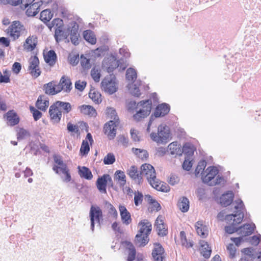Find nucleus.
<instances>
[{"label": "nucleus", "mask_w": 261, "mask_h": 261, "mask_svg": "<svg viewBox=\"0 0 261 261\" xmlns=\"http://www.w3.org/2000/svg\"><path fill=\"white\" fill-rule=\"evenodd\" d=\"M109 184L111 187L113 186V182L110 175L105 174L99 177L96 182L97 189L102 193H107V186Z\"/></svg>", "instance_id": "13"}, {"label": "nucleus", "mask_w": 261, "mask_h": 261, "mask_svg": "<svg viewBox=\"0 0 261 261\" xmlns=\"http://www.w3.org/2000/svg\"><path fill=\"white\" fill-rule=\"evenodd\" d=\"M38 110L45 112L49 105V99L44 95H40L35 103Z\"/></svg>", "instance_id": "27"}, {"label": "nucleus", "mask_w": 261, "mask_h": 261, "mask_svg": "<svg viewBox=\"0 0 261 261\" xmlns=\"http://www.w3.org/2000/svg\"><path fill=\"white\" fill-rule=\"evenodd\" d=\"M137 72L132 68L127 69L126 72V79L132 82H134L137 79Z\"/></svg>", "instance_id": "43"}, {"label": "nucleus", "mask_w": 261, "mask_h": 261, "mask_svg": "<svg viewBox=\"0 0 261 261\" xmlns=\"http://www.w3.org/2000/svg\"><path fill=\"white\" fill-rule=\"evenodd\" d=\"M38 44V37L36 35L28 36L23 44V49L27 51H32L37 47Z\"/></svg>", "instance_id": "17"}, {"label": "nucleus", "mask_w": 261, "mask_h": 261, "mask_svg": "<svg viewBox=\"0 0 261 261\" xmlns=\"http://www.w3.org/2000/svg\"><path fill=\"white\" fill-rule=\"evenodd\" d=\"M164 253V249L161 244H154V248L152 251V256L154 261H163L165 258Z\"/></svg>", "instance_id": "21"}, {"label": "nucleus", "mask_w": 261, "mask_h": 261, "mask_svg": "<svg viewBox=\"0 0 261 261\" xmlns=\"http://www.w3.org/2000/svg\"><path fill=\"white\" fill-rule=\"evenodd\" d=\"M21 64L18 62H15L12 66V70L13 71L16 73L18 74L21 70Z\"/></svg>", "instance_id": "62"}, {"label": "nucleus", "mask_w": 261, "mask_h": 261, "mask_svg": "<svg viewBox=\"0 0 261 261\" xmlns=\"http://www.w3.org/2000/svg\"><path fill=\"white\" fill-rule=\"evenodd\" d=\"M142 176H144L148 182L151 185L153 181H156V174L154 168L150 164L144 163L140 167Z\"/></svg>", "instance_id": "9"}, {"label": "nucleus", "mask_w": 261, "mask_h": 261, "mask_svg": "<svg viewBox=\"0 0 261 261\" xmlns=\"http://www.w3.org/2000/svg\"><path fill=\"white\" fill-rule=\"evenodd\" d=\"M150 185L156 190L162 192H167L170 190V188L167 184L161 181L158 178Z\"/></svg>", "instance_id": "31"}, {"label": "nucleus", "mask_w": 261, "mask_h": 261, "mask_svg": "<svg viewBox=\"0 0 261 261\" xmlns=\"http://www.w3.org/2000/svg\"><path fill=\"white\" fill-rule=\"evenodd\" d=\"M200 253L205 257H210L211 254V249L209 247L207 243L204 241H201L200 242Z\"/></svg>", "instance_id": "33"}, {"label": "nucleus", "mask_w": 261, "mask_h": 261, "mask_svg": "<svg viewBox=\"0 0 261 261\" xmlns=\"http://www.w3.org/2000/svg\"><path fill=\"white\" fill-rule=\"evenodd\" d=\"M234 195L231 191H228L223 194L220 198V203L223 206L229 205L232 202Z\"/></svg>", "instance_id": "29"}, {"label": "nucleus", "mask_w": 261, "mask_h": 261, "mask_svg": "<svg viewBox=\"0 0 261 261\" xmlns=\"http://www.w3.org/2000/svg\"><path fill=\"white\" fill-rule=\"evenodd\" d=\"M54 164L53 170L58 174H63L64 177L63 180L66 182H68L71 180V176L70 173V170L66 164L64 163L61 156L55 155L53 157Z\"/></svg>", "instance_id": "5"}, {"label": "nucleus", "mask_w": 261, "mask_h": 261, "mask_svg": "<svg viewBox=\"0 0 261 261\" xmlns=\"http://www.w3.org/2000/svg\"><path fill=\"white\" fill-rule=\"evenodd\" d=\"M81 64L83 68L88 69L91 68L90 60L81 56Z\"/></svg>", "instance_id": "53"}, {"label": "nucleus", "mask_w": 261, "mask_h": 261, "mask_svg": "<svg viewBox=\"0 0 261 261\" xmlns=\"http://www.w3.org/2000/svg\"><path fill=\"white\" fill-rule=\"evenodd\" d=\"M45 61L50 66H53L57 60V55L53 50L48 51L44 55Z\"/></svg>", "instance_id": "35"}, {"label": "nucleus", "mask_w": 261, "mask_h": 261, "mask_svg": "<svg viewBox=\"0 0 261 261\" xmlns=\"http://www.w3.org/2000/svg\"><path fill=\"white\" fill-rule=\"evenodd\" d=\"M261 241V236H253L251 239V243L252 245H257Z\"/></svg>", "instance_id": "63"}, {"label": "nucleus", "mask_w": 261, "mask_h": 261, "mask_svg": "<svg viewBox=\"0 0 261 261\" xmlns=\"http://www.w3.org/2000/svg\"><path fill=\"white\" fill-rule=\"evenodd\" d=\"M138 226L140 228L135 237V243L138 244L139 246H144L148 242V237L151 231L152 225L147 220L145 219L141 221Z\"/></svg>", "instance_id": "3"}, {"label": "nucleus", "mask_w": 261, "mask_h": 261, "mask_svg": "<svg viewBox=\"0 0 261 261\" xmlns=\"http://www.w3.org/2000/svg\"><path fill=\"white\" fill-rule=\"evenodd\" d=\"M89 217L91 221V228L92 231L94 229V222L100 223V219H102V212L98 206L92 205L90 207Z\"/></svg>", "instance_id": "14"}, {"label": "nucleus", "mask_w": 261, "mask_h": 261, "mask_svg": "<svg viewBox=\"0 0 261 261\" xmlns=\"http://www.w3.org/2000/svg\"><path fill=\"white\" fill-rule=\"evenodd\" d=\"M235 203L236 205L234 206V208L238 212H240L241 210L244 208V205L243 201L241 199H238L236 200Z\"/></svg>", "instance_id": "60"}, {"label": "nucleus", "mask_w": 261, "mask_h": 261, "mask_svg": "<svg viewBox=\"0 0 261 261\" xmlns=\"http://www.w3.org/2000/svg\"><path fill=\"white\" fill-rule=\"evenodd\" d=\"M115 179L117 181L121 186H124L126 184V176L124 173L121 170L116 171L114 175Z\"/></svg>", "instance_id": "41"}, {"label": "nucleus", "mask_w": 261, "mask_h": 261, "mask_svg": "<svg viewBox=\"0 0 261 261\" xmlns=\"http://www.w3.org/2000/svg\"><path fill=\"white\" fill-rule=\"evenodd\" d=\"M4 75L0 71V83H8L10 82L9 70L6 69L3 71Z\"/></svg>", "instance_id": "47"}, {"label": "nucleus", "mask_w": 261, "mask_h": 261, "mask_svg": "<svg viewBox=\"0 0 261 261\" xmlns=\"http://www.w3.org/2000/svg\"><path fill=\"white\" fill-rule=\"evenodd\" d=\"M143 199V195L142 193L139 191H135L134 193V203L136 206L142 204Z\"/></svg>", "instance_id": "45"}, {"label": "nucleus", "mask_w": 261, "mask_h": 261, "mask_svg": "<svg viewBox=\"0 0 261 261\" xmlns=\"http://www.w3.org/2000/svg\"><path fill=\"white\" fill-rule=\"evenodd\" d=\"M78 109L84 116L89 117H95L97 116V112L95 109L92 106L83 105L79 106Z\"/></svg>", "instance_id": "22"}, {"label": "nucleus", "mask_w": 261, "mask_h": 261, "mask_svg": "<svg viewBox=\"0 0 261 261\" xmlns=\"http://www.w3.org/2000/svg\"><path fill=\"white\" fill-rule=\"evenodd\" d=\"M195 226L196 231L199 236L203 238H205L208 236V227L202 220L197 221Z\"/></svg>", "instance_id": "25"}, {"label": "nucleus", "mask_w": 261, "mask_h": 261, "mask_svg": "<svg viewBox=\"0 0 261 261\" xmlns=\"http://www.w3.org/2000/svg\"><path fill=\"white\" fill-rule=\"evenodd\" d=\"M168 148L170 153L173 155H180L181 154L182 152L189 154L193 153V147L189 144H185L183 146L182 151L181 149L180 145L178 144L176 142H173L171 143L168 145Z\"/></svg>", "instance_id": "11"}, {"label": "nucleus", "mask_w": 261, "mask_h": 261, "mask_svg": "<svg viewBox=\"0 0 261 261\" xmlns=\"http://www.w3.org/2000/svg\"><path fill=\"white\" fill-rule=\"evenodd\" d=\"M119 211L122 223L125 225L130 224L132 221L131 215L125 206L122 205H119Z\"/></svg>", "instance_id": "26"}, {"label": "nucleus", "mask_w": 261, "mask_h": 261, "mask_svg": "<svg viewBox=\"0 0 261 261\" xmlns=\"http://www.w3.org/2000/svg\"><path fill=\"white\" fill-rule=\"evenodd\" d=\"M58 85L60 87V92L62 90H63L66 93H69L72 88V83L70 78L65 75H64L61 77Z\"/></svg>", "instance_id": "24"}, {"label": "nucleus", "mask_w": 261, "mask_h": 261, "mask_svg": "<svg viewBox=\"0 0 261 261\" xmlns=\"http://www.w3.org/2000/svg\"><path fill=\"white\" fill-rule=\"evenodd\" d=\"M89 97L96 104L101 103L102 101L101 95L99 92L93 89H91L89 93Z\"/></svg>", "instance_id": "37"}, {"label": "nucleus", "mask_w": 261, "mask_h": 261, "mask_svg": "<svg viewBox=\"0 0 261 261\" xmlns=\"http://www.w3.org/2000/svg\"><path fill=\"white\" fill-rule=\"evenodd\" d=\"M165 217L159 215L156 219L154 227L158 234L161 236H165L168 234V230L166 224L165 223Z\"/></svg>", "instance_id": "16"}, {"label": "nucleus", "mask_w": 261, "mask_h": 261, "mask_svg": "<svg viewBox=\"0 0 261 261\" xmlns=\"http://www.w3.org/2000/svg\"><path fill=\"white\" fill-rule=\"evenodd\" d=\"M243 218L244 214L243 212L226 215L225 220L229 225L225 227L226 232L231 234L239 231V233L242 236H247L251 234L254 229V225L246 224L239 228L237 227L238 225L243 221Z\"/></svg>", "instance_id": "1"}, {"label": "nucleus", "mask_w": 261, "mask_h": 261, "mask_svg": "<svg viewBox=\"0 0 261 261\" xmlns=\"http://www.w3.org/2000/svg\"><path fill=\"white\" fill-rule=\"evenodd\" d=\"M71 110L70 103L61 101H57L51 105L49 109L50 120L54 124L59 123L62 116V113H68Z\"/></svg>", "instance_id": "2"}, {"label": "nucleus", "mask_w": 261, "mask_h": 261, "mask_svg": "<svg viewBox=\"0 0 261 261\" xmlns=\"http://www.w3.org/2000/svg\"><path fill=\"white\" fill-rule=\"evenodd\" d=\"M206 165V162L205 160L200 161L195 170V174L196 176H198L200 173H202Z\"/></svg>", "instance_id": "44"}, {"label": "nucleus", "mask_w": 261, "mask_h": 261, "mask_svg": "<svg viewBox=\"0 0 261 261\" xmlns=\"http://www.w3.org/2000/svg\"><path fill=\"white\" fill-rule=\"evenodd\" d=\"M43 88L45 93L49 95H54L60 92V87L54 81L45 84Z\"/></svg>", "instance_id": "23"}, {"label": "nucleus", "mask_w": 261, "mask_h": 261, "mask_svg": "<svg viewBox=\"0 0 261 261\" xmlns=\"http://www.w3.org/2000/svg\"><path fill=\"white\" fill-rule=\"evenodd\" d=\"M84 39L91 44H95L96 42V38L93 32L90 30L85 31L83 33Z\"/></svg>", "instance_id": "39"}, {"label": "nucleus", "mask_w": 261, "mask_h": 261, "mask_svg": "<svg viewBox=\"0 0 261 261\" xmlns=\"http://www.w3.org/2000/svg\"><path fill=\"white\" fill-rule=\"evenodd\" d=\"M227 249L228 251L229 257L231 258L234 257L236 249L232 244H229L227 247Z\"/></svg>", "instance_id": "58"}, {"label": "nucleus", "mask_w": 261, "mask_h": 261, "mask_svg": "<svg viewBox=\"0 0 261 261\" xmlns=\"http://www.w3.org/2000/svg\"><path fill=\"white\" fill-rule=\"evenodd\" d=\"M170 111V107L168 104L162 103L159 105L155 108L154 112V116L157 118L163 117L167 115Z\"/></svg>", "instance_id": "28"}, {"label": "nucleus", "mask_w": 261, "mask_h": 261, "mask_svg": "<svg viewBox=\"0 0 261 261\" xmlns=\"http://www.w3.org/2000/svg\"><path fill=\"white\" fill-rule=\"evenodd\" d=\"M0 43L5 47H8L10 44V40L8 38L2 37L0 38Z\"/></svg>", "instance_id": "64"}, {"label": "nucleus", "mask_w": 261, "mask_h": 261, "mask_svg": "<svg viewBox=\"0 0 261 261\" xmlns=\"http://www.w3.org/2000/svg\"><path fill=\"white\" fill-rule=\"evenodd\" d=\"M40 4L38 2H34L26 10V14L28 16H34L40 11Z\"/></svg>", "instance_id": "34"}, {"label": "nucleus", "mask_w": 261, "mask_h": 261, "mask_svg": "<svg viewBox=\"0 0 261 261\" xmlns=\"http://www.w3.org/2000/svg\"><path fill=\"white\" fill-rule=\"evenodd\" d=\"M30 136V133L28 131L23 128H19L17 130V138L18 140L23 139Z\"/></svg>", "instance_id": "48"}, {"label": "nucleus", "mask_w": 261, "mask_h": 261, "mask_svg": "<svg viewBox=\"0 0 261 261\" xmlns=\"http://www.w3.org/2000/svg\"><path fill=\"white\" fill-rule=\"evenodd\" d=\"M124 244L126 249L128 251L127 261H134L136 255V251L134 246L132 243L128 241H125Z\"/></svg>", "instance_id": "30"}, {"label": "nucleus", "mask_w": 261, "mask_h": 261, "mask_svg": "<svg viewBox=\"0 0 261 261\" xmlns=\"http://www.w3.org/2000/svg\"><path fill=\"white\" fill-rule=\"evenodd\" d=\"M67 130L71 133L80 134L79 128L77 125H73L71 123L69 122L67 125Z\"/></svg>", "instance_id": "55"}, {"label": "nucleus", "mask_w": 261, "mask_h": 261, "mask_svg": "<svg viewBox=\"0 0 261 261\" xmlns=\"http://www.w3.org/2000/svg\"><path fill=\"white\" fill-rule=\"evenodd\" d=\"M179 181V177L175 174H171L168 179V182L172 186L177 184Z\"/></svg>", "instance_id": "59"}, {"label": "nucleus", "mask_w": 261, "mask_h": 261, "mask_svg": "<svg viewBox=\"0 0 261 261\" xmlns=\"http://www.w3.org/2000/svg\"><path fill=\"white\" fill-rule=\"evenodd\" d=\"M115 162V157L113 153H109L103 159V163L105 165H111Z\"/></svg>", "instance_id": "49"}, {"label": "nucleus", "mask_w": 261, "mask_h": 261, "mask_svg": "<svg viewBox=\"0 0 261 261\" xmlns=\"http://www.w3.org/2000/svg\"><path fill=\"white\" fill-rule=\"evenodd\" d=\"M53 13L49 9L43 10L40 13V19L43 22H48L53 17Z\"/></svg>", "instance_id": "40"}, {"label": "nucleus", "mask_w": 261, "mask_h": 261, "mask_svg": "<svg viewBox=\"0 0 261 261\" xmlns=\"http://www.w3.org/2000/svg\"><path fill=\"white\" fill-rule=\"evenodd\" d=\"M91 75L95 82H98L99 81L100 74L98 69L93 68L91 71Z\"/></svg>", "instance_id": "51"}, {"label": "nucleus", "mask_w": 261, "mask_h": 261, "mask_svg": "<svg viewBox=\"0 0 261 261\" xmlns=\"http://www.w3.org/2000/svg\"><path fill=\"white\" fill-rule=\"evenodd\" d=\"M133 153L142 161H145L147 160L149 154L146 150L140 148H132Z\"/></svg>", "instance_id": "36"}, {"label": "nucleus", "mask_w": 261, "mask_h": 261, "mask_svg": "<svg viewBox=\"0 0 261 261\" xmlns=\"http://www.w3.org/2000/svg\"><path fill=\"white\" fill-rule=\"evenodd\" d=\"M218 172V170L214 166L207 167L203 172L201 173V178L203 182L208 184L210 186H215L220 184L223 180L222 177L218 176L215 180H213Z\"/></svg>", "instance_id": "6"}, {"label": "nucleus", "mask_w": 261, "mask_h": 261, "mask_svg": "<svg viewBox=\"0 0 261 261\" xmlns=\"http://www.w3.org/2000/svg\"><path fill=\"white\" fill-rule=\"evenodd\" d=\"M64 32L60 28H58L56 29L55 32V37L57 42H59L63 38Z\"/></svg>", "instance_id": "54"}, {"label": "nucleus", "mask_w": 261, "mask_h": 261, "mask_svg": "<svg viewBox=\"0 0 261 261\" xmlns=\"http://www.w3.org/2000/svg\"><path fill=\"white\" fill-rule=\"evenodd\" d=\"M28 70L32 76L35 79L41 74V70L39 66V60L36 56H32L29 59Z\"/></svg>", "instance_id": "12"}, {"label": "nucleus", "mask_w": 261, "mask_h": 261, "mask_svg": "<svg viewBox=\"0 0 261 261\" xmlns=\"http://www.w3.org/2000/svg\"><path fill=\"white\" fill-rule=\"evenodd\" d=\"M35 0H21L20 7L22 9H27L32 4L34 3Z\"/></svg>", "instance_id": "57"}, {"label": "nucleus", "mask_w": 261, "mask_h": 261, "mask_svg": "<svg viewBox=\"0 0 261 261\" xmlns=\"http://www.w3.org/2000/svg\"><path fill=\"white\" fill-rule=\"evenodd\" d=\"M177 206L182 212H187L189 209V201L186 197H182L178 202Z\"/></svg>", "instance_id": "38"}, {"label": "nucleus", "mask_w": 261, "mask_h": 261, "mask_svg": "<svg viewBox=\"0 0 261 261\" xmlns=\"http://www.w3.org/2000/svg\"><path fill=\"white\" fill-rule=\"evenodd\" d=\"M127 174L136 183L140 184L143 181L141 170L139 171L136 166H132L127 170Z\"/></svg>", "instance_id": "20"}, {"label": "nucleus", "mask_w": 261, "mask_h": 261, "mask_svg": "<svg viewBox=\"0 0 261 261\" xmlns=\"http://www.w3.org/2000/svg\"><path fill=\"white\" fill-rule=\"evenodd\" d=\"M192 166V163L189 160H185L182 164V168L184 169L189 171Z\"/></svg>", "instance_id": "61"}, {"label": "nucleus", "mask_w": 261, "mask_h": 261, "mask_svg": "<svg viewBox=\"0 0 261 261\" xmlns=\"http://www.w3.org/2000/svg\"><path fill=\"white\" fill-rule=\"evenodd\" d=\"M138 105L142 107V109L133 115L134 119L137 121H139L149 116L152 109V101L149 99L141 101L138 103Z\"/></svg>", "instance_id": "8"}, {"label": "nucleus", "mask_w": 261, "mask_h": 261, "mask_svg": "<svg viewBox=\"0 0 261 261\" xmlns=\"http://www.w3.org/2000/svg\"><path fill=\"white\" fill-rule=\"evenodd\" d=\"M180 238L181 244L182 246L185 247L187 248H189L193 247V242L190 240H188L184 231H180Z\"/></svg>", "instance_id": "42"}, {"label": "nucleus", "mask_w": 261, "mask_h": 261, "mask_svg": "<svg viewBox=\"0 0 261 261\" xmlns=\"http://www.w3.org/2000/svg\"><path fill=\"white\" fill-rule=\"evenodd\" d=\"M87 83L85 81H81L79 80L75 83V87L76 89L80 91H82L85 88Z\"/></svg>", "instance_id": "56"}, {"label": "nucleus", "mask_w": 261, "mask_h": 261, "mask_svg": "<svg viewBox=\"0 0 261 261\" xmlns=\"http://www.w3.org/2000/svg\"><path fill=\"white\" fill-rule=\"evenodd\" d=\"M30 110L33 114L34 119L37 121L40 119L42 116V114L38 110L36 109L33 106L30 107Z\"/></svg>", "instance_id": "50"}, {"label": "nucleus", "mask_w": 261, "mask_h": 261, "mask_svg": "<svg viewBox=\"0 0 261 261\" xmlns=\"http://www.w3.org/2000/svg\"><path fill=\"white\" fill-rule=\"evenodd\" d=\"M150 137L154 141L160 143H166L170 137V130L166 125L161 124L158 127V134L152 133L150 134Z\"/></svg>", "instance_id": "7"}, {"label": "nucleus", "mask_w": 261, "mask_h": 261, "mask_svg": "<svg viewBox=\"0 0 261 261\" xmlns=\"http://www.w3.org/2000/svg\"><path fill=\"white\" fill-rule=\"evenodd\" d=\"M107 115L109 118L113 119L111 121H119L115 110L113 108H110L107 110Z\"/></svg>", "instance_id": "46"}, {"label": "nucleus", "mask_w": 261, "mask_h": 261, "mask_svg": "<svg viewBox=\"0 0 261 261\" xmlns=\"http://www.w3.org/2000/svg\"><path fill=\"white\" fill-rule=\"evenodd\" d=\"M8 37L13 41L19 39L23 35H26L27 30L22 22L18 20L13 21L6 30Z\"/></svg>", "instance_id": "4"}, {"label": "nucleus", "mask_w": 261, "mask_h": 261, "mask_svg": "<svg viewBox=\"0 0 261 261\" xmlns=\"http://www.w3.org/2000/svg\"><path fill=\"white\" fill-rule=\"evenodd\" d=\"M93 142L92 135L88 133L86 139L83 140L80 150V155L82 156L87 155L90 151V144L91 145Z\"/></svg>", "instance_id": "19"}, {"label": "nucleus", "mask_w": 261, "mask_h": 261, "mask_svg": "<svg viewBox=\"0 0 261 261\" xmlns=\"http://www.w3.org/2000/svg\"><path fill=\"white\" fill-rule=\"evenodd\" d=\"M102 90L105 92L112 94L117 90L115 78L111 75L105 77L101 83Z\"/></svg>", "instance_id": "10"}, {"label": "nucleus", "mask_w": 261, "mask_h": 261, "mask_svg": "<svg viewBox=\"0 0 261 261\" xmlns=\"http://www.w3.org/2000/svg\"><path fill=\"white\" fill-rule=\"evenodd\" d=\"M108 209L109 214L114 218H117L118 213L114 206L111 203L108 204Z\"/></svg>", "instance_id": "52"}, {"label": "nucleus", "mask_w": 261, "mask_h": 261, "mask_svg": "<svg viewBox=\"0 0 261 261\" xmlns=\"http://www.w3.org/2000/svg\"><path fill=\"white\" fill-rule=\"evenodd\" d=\"M4 118L6 121L7 124L10 126H14L18 124L20 121V118L17 113L14 110H9L4 115Z\"/></svg>", "instance_id": "18"}, {"label": "nucleus", "mask_w": 261, "mask_h": 261, "mask_svg": "<svg viewBox=\"0 0 261 261\" xmlns=\"http://www.w3.org/2000/svg\"><path fill=\"white\" fill-rule=\"evenodd\" d=\"M78 172L81 177L87 180H91L93 178V175L90 170L85 166H78Z\"/></svg>", "instance_id": "32"}, {"label": "nucleus", "mask_w": 261, "mask_h": 261, "mask_svg": "<svg viewBox=\"0 0 261 261\" xmlns=\"http://www.w3.org/2000/svg\"><path fill=\"white\" fill-rule=\"evenodd\" d=\"M119 124V121H109L103 127V132L109 140L114 139L116 134L117 127Z\"/></svg>", "instance_id": "15"}]
</instances>
